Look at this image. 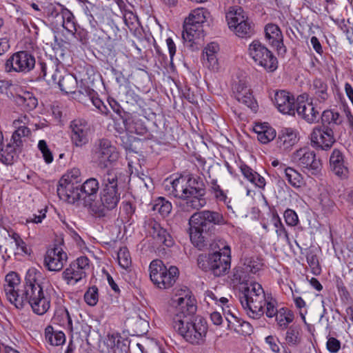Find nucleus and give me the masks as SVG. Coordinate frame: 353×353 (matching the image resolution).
Instances as JSON below:
<instances>
[{
  "mask_svg": "<svg viewBox=\"0 0 353 353\" xmlns=\"http://www.w3.org/2000/svg\"><path fill=\"white\" fill-rule=\"evenodd\" d=\"M132 327L134 332L138 335H142L148 331V322L146 320L137 316L132 319Z\"/></svg>",
  "mask_w": 353,
  "mask_h": 353,
  "instance_id": "55",
  "label": "nucleus"
},
{
  "mask_svg": "<svg viewBox=\"0 0 353 353\" xmlns=\"http://www.w3.org/2000/svg\"><path fill=\"white\" fill-rule=\"evenodd\" d=\"M249 92H250V90L244 83L240 82L235 88V91L234 92V97L237 101H241L243 96H245Z\"/></svg>",
  "mask_w": 353,
  "mask_h": 353,
  "instance_id": "59",
  "label": "nucleus"
},
{
  "mask_svg": "<svg viewBox=\"0 0 353 353\" xmlns=\"http://www.w3.org/2000/svg\"><path fill=\"white\" fill-rule=\"evenodd\" d=\"M278 325L282 329L288 328V325L293 321L294 315L290 312H286L285 308L277 310V314L274 316Z\"/></svg>",
  "mask_w": 353,
  "mask_h": 353,
  "instance_id": "45",
  "label": "nucleus"
},
{
  "mask_svg": "<svg viewBox=\"0 0 353 353\" xmlns=\"http://www.w3.org/2000/svg\"><path fill=\"white\" fill-rule=\"evenodd\" d=\"M241 172L244 176L245 179H247L249 181L253 182L254 175L255 174V171L253 170L251 168L245 164H243L240 167Z\"/></svg>",
  "mask_w": 353,
  "mask_h": 353,
  "instance_id": "63",
  "label": "nucleus"
},
{
  "mask_svg": "<svg viewBox=\"0 0 353 353\" xmlns=\"http://www.w3.org/2000/svg\"><path fill=\"white\" fill-rule=\"evenodd\" d=\"M219 46L216 43L212 42L208 44L203 51V63L210 70L216 71L219 69L217 52Z\"/></svg>",
  "mask_w": 353,
  "mask_h": 353,
  "instance_id": "26",
  "label": "nucleus"
},
{
  "mask_svg": "<svg viewBox=\"0 0 353 353\" xmlns=\"http://www.w3.org/2000/svg\"><path fill=\"white\" fill-rule=\"evenodd\" d=\"M39 274L35 268L29 269L24 283L19 287L18 274L13 272L8 273L5 279L4 290L9 301L17 308L21 309L28 305L34 313L43 315L50 307V298L37 281Z\"/></svg>",
  "mask_w": 353,
  "mask_h": 353,
  "instance_id": "1",
  "label": "nucleus"
},
{
  "mask_svg": "<svg viewBox=\"0 0 353 353\" xmlns=\"http://www.w3.org/2000/svg\"><path fill=\"white\" fill-rule=\"evenodd\" d=\"M239 300L247 314L254 319H260L264 314L273 318L277 314L276 301L270 296H266L261 284L252 283L243 287Z\"/></svg>",
  "mask_w": 353,
  "mask_h": 353,
  "instance_id": "3",
  "label": "nucleus"
},
{
  "mask_svg": "<svg viewBox=\"0 0 353 353\" xmlns=\"http://www.w3.org/2000/svg\"><path fill=\"white\" fill-rule=\"evenodd\" d=\"M72 173L71 178L68 175L67 178L61 179L57 186V194L61 200L68 203L79 205L83 201L80 184L77 180L73 181L72 178L77 176L79 171L74 170Z\"/></svg>",
  "mask_w": 353,
  "mask_h": 353,
  "instance_id": "10",
  "label": "nucleus"
},
{
  "mask_svg": "<svg viewBox=\"0 0 353 353\" xmlns=\"http://www.w3.org/2000/svg\"><path fill=\"white\" fill-rule=\"evenodd\" d=\"M183 38L188 41H194L203 37V25L190 23L185 20L183 25Z\"/></svg>",
  "mask_w": 353,
  "mask_h": 353,
  "instance_id": "31",
  "label": "nucleus"
},
{
  "mask_svg": "<svg viewBox=\"0 0 353 353\" xmlns=\"http://www.w3.org/2000/svg\"><path fill=\"white\" fill-rule=\"evenodd\" d=\"M45 338L50 345L54 346L61 345L65 341V334L61 331H54L50 325L45 329Z\"/></svg>",
  "mask_w": 353,
  "mask_h": 353,
  "instance_id": "36",
  "label": "nucleus"
},
{
  "mask_svg": "<svg viewBox=\"0 0 353 353\" xmlns=\"http://www.w3.org/2000/svg\"><path fill=\"white\" fill-rule=\"evenodd\" d=\"M190 237L193 245L199 250H203L210 244L211 234L216 226L227 224V220L222 213L205 210L194 213L189 219Z\"/></svg>",
  "mask_w": 353,
  "mask_h": 353,
  "instance_id": "2",
  "label": "nucleus"
},
{
  "mask_svg": "<svg viewBox=\"0 0 353 353\" xmlns=\"http://www.w3.org/2000/svg\"><path fill=\"white\" fill-rule=\"evenodd\" d=\"M83 205L90 208V203L96 201L95 198L99 189V183L95 178H90L80 185Z\"/></svg>",
  "mask_w": 353,
  "mask_h": 353,
  "instance_id": "24",
  "label": "nucleus"
},
{
  "mask_svg": "<svg viewBox=\"0 0 353 353\" xmlns=\"http://www.w3.org/2000/svg\"><path fill=\"white\" fill-rule=\"evenodd\" d=\"M283 170L285 179L292 187L299 188L303 185V178L297 170L291 167L284 168Z\"/></svg>",
  "mask_w": 353,
  "mask_h": 353,
  "instance_id": "37",
  "label": "nucleus"
},
{
  "mask_svg": "<svg viewBox=\"0 0 353 353\" xmlns=\"http://www.w3.org/2000/svg\"><path fill=\"white\" fill-rule=\"evenodd\" d=\"M248 54L256 65L268 72H273L278 68L277 58L259 40H254L249 45Z\"/></svg>",
  "mask_w": 353,
  "mask_h": 353,
  "instance_id": "8",
  "label": "nucleus"
},
{
  "mask_svg": "<svg viewBox=\"0 0 353 353\" xmlns=\"http://www.w3.org/2000/svg\"><path fill=\"white\" fill-rule=\"evenodd\" d=\"M71 141L77 147H82L89 141L90 128L86 121L81 119L73 120L70 125Z\"/></svg>",
  "mask_w": 353,
  "mask_h": 353,
  "instance_id": "17",
  "label": "nucleus"
},
{
  "mask_svg": "<svg viewBox=\"0 0 353 353\" xmlns=\"http://www.w3.org/2000/svg\"><path fill=\"white\" fill-rule=\"evenodd\" d=\"M322 125H329L332 128L334 125H339L343 123V117L340 113L333 109L325 110L321 114Z\"/></svg>",
  "mask_w": 353,
  "mask_h": 353,
  "instance_id": "33",
  "label": "nucleus"
},
{
  "mask_svg": "<svg viewBox=\"0 0 353 353\" xmlns=\"http://www.w3.org/2000/svg\"><path fill=\"white\" fill-rule=\"evenodd\" d=\"M327 349L331 353H336L341 348V342L334 337H330L327 341Z\"/></svg>",
  "mask_w": 353,
  "mask_h": 353,
  "instance_id": "61",
  "label": "nucleus"
},
{
  "mask_svg": "<svg viewBox=\"0 0 353 353\" xmlns=\"http://www.w3.org/2000/svg\"><path fill=\"white\" fill-rule=\"evenodd\" d=\"M265 37L272 47L276 48L279 54H285L286 48L283 42V34L279 27L273 23H268L265 27Z\"/></svg>",
  "mask_w": 353,
  "mask_h": 353,
  "instance_id": "20",
  "label": "nucleus"
},
{
  "mask_svg": "<svg viewBox=\"0 0 353 353\" xmlns=\"http://www.w3.org/2000/svg\"><path fill=\"white\" fill-rule=\"evenodd\" d=\"M36 65L34 56L29 51L21 50L13 53L5 63V71L8 73L18 72L27 74Z\"/></svg>",
  "mask_w": 353,
  "mask_h": 353,
  "instance_id": "11",
  "label": "nucleus"
},
{
  "mask_svg": "<svg viewBox=\"0 0 353 353\" xmlns=\"http://www.w3.org/2000/svg\"><path fill=\"white\" fill-rule=\"evenodd\" d=\"M297 132L292 128H284L281 130L276 139L277 147L283 152H286L298 142Z\"/></svg>",
  "mask_w": 353,
  "mask_h": 353,
  "instance_id": "23",
  "label": "nucleus"
},
{
  "mask_svg": "<svg viewBox=\"0 0 353 353\" xmlns=\"http://www.w3.org/2000/svg\"><path fill=\"white\" fill-rule=\"evenodd\" d=\"M39 214H32L26 219V223H40L43 219L46 217V210H41Z\"/></svg>",
  "mask_w": 353,
  "mask_h": 353,
  "instance_id": "64",
  "label": "nucleus"
},
{
  "mask_svg": "<svg viewBox=\"0 0 353 353\" xmlns=\"http://www.w3.org/2000/svg\"><path fill=\"white\" fill-rule=\"evenodd\" d=\"M179 276V270L176 266H170L167 272L162 273L152 283L160 289H167L172 287Z\"/></svg>",
  "mask_w": 353,
  "mask_h": 353,
  "instance_id": "27",
  "label": "nucleus"
},
{
  "mask_svg": "<svg viewBox=\"0 0 353 353\" xmlns=\"http://www.w3.org/2000/svg\"><path fill=\"white\" fill-rule=\"evenodd\" d=\"M123 123L125 130L130 133L143 135L148 132L145 121L140 115H125L123 118Z\"/></svg>",
  "mask_w": 353,
  "mask_h": 353,
  "instance_id": "25",
  "label": "nucleus"
},
{
  "mask_svg": "<svg viewBox=\"0 0 353 353\" xmlns=\"http://www.w3.org/2000/svg\"><path fill=\"white\" fill-rule=\"evenodd\" d=\"M167 267L162 261L159 259L153 260L149 267L151 281H157V278H158L161 274L167 272Z\"/></svg>",
  "mask_w": 353,
  "mask_h": 353,
  "instance_id": "44",
  "label": "nucleus"
},
{
  "mask_svg": "<svg viewBox=\"0 0 353 353\" xmlns=\"http://www.w3.org/2000/svg\"><path fill=\"white\" fill-rule=\"evenodd\" d=\"M172 327L185 341L193 345H201L205 342L208 323L200 316L176 317L173 319Z\"/></svg>",
  "mask_w": 353,
  "mask_h": 353,
  "instance_id": "5",
  "label": "nucleus"
},
{
  "mask_svg": "<svg viewBox=\"0 0 353 353\" xmlns=\"http://www.w3.org/2000/svg\"><path fill=\"white\" fill-rule=\"evenodd\" d=\"M272 221L274 226L276 228V233L278 237L282 240H284L286 243H290V240L288 236V233L286 231L280 218L278 216H274L272 219Z\"/></svg>",
  "mask_w": 353,
  "mask_h": 353,
  "instance_id": "52",
  "label": "nucleus"
},
{
  "mask_svg": "<svg viewBox=\"0 0 353 353\" xmlns=\"http://www.w3.org/2000/svg\"><path fill=\"white\" fill-rule=\"evenodd\" d=\"M284 219L289 226H296L299 223L298 215L293 210L287 209L284 212Z\"/></svg>",
  "mask_w": 353,
  "mask_h": 353,
  "instance_id": "58",
  "label": "nucleus"
},
{
  "mask_svg": "<svg viewBox=\"0 0 353 353\" xmlns=\"http://www.w3.org/2000/svg\"><path fill=\"white\" fill-rule=\"evenodd\" d=\"M327 85L321 79H315L313 81L312 91L314 93V98L319 103H324L329 98L327 92Z\"/></svg>",
  "mask_w": 353,
  "mask_h": 353,
  "instance_id": "32",
  "label": "nucleus"
},
{
  "mask_svg": "<svg viewBox=\"0 0 353 353\" xmlns=\"http://www.w3.org/2000/svg\"><path fill=\"white\" fill-rule=\"evenodd\" d=\"M15 101L18 105L21 106L26 111H30L37 105V99L29 92L17 95Z\"/></svg>",
  "mask_w": 353,
  "mask_h": 353,
  "instance_id": "35",
  "label": "nucleus"
},
{
  "mask_svg": "<svg viewBox=\"0 0 353 353\" xmlns=\"http://www.w3.org/2000/svg\"><path fill=\"white\" fill-rule=\"evenodd\" d=\"M306 259L312 273L316 276L319 275L321 272V268L319 265L316 249L309 248L306 250Z\"/></svg>",
  "mask_w": 353,
  "mask_h": 353,
  "instance_id": "41",
  "label": "nucleus"
},
{
  "mask_svg": "<svg viewBox=\"0 0 353 353\" xmlns=\"http://www.w3.org/2000/svg\"><path fill=\"white\" fill-rule=\"evenodd\" d=\"M170 193L175 197L183 199L188 201V195L186 179L185 177H179L175 179L171 182V186L169 188Z\"/></svg>",
  "mask_w": 353,
  "mask_h": 353,
  "instance_id": "30",
  "label": "nucleus"
},
{
  "mask_svg": "<svg viewBox=\"0 0 353 353\" xmlns=\"http://www.w3.org/2000/svg\"><path fill=\"white\" fill-rule=\"evenodd\" d=\"M84 14L86 15L90 26L95 28L97 25V18L98 17V12L99 8L92 4L90 1L81 5Z\"/></svg>",
  "mask_w": 353,
  "mask_h": 353,
  "instance_id": "39",
  "label": "nucleus"
},
{
  "mask_svg": "<svg viewBox=\"0 0 353 353\" xmlns=\"http://www.w3.org/2000/svg\"><path fill=\"white\" fill-rule=\"evenodd\" d=\"M89 268V259L81 256L73 261L62 272V278L68 285H75L86 276V270Z\"/></svg>",
  "mask_w": 353,
  "mask_h": 353,
  "instance_id": "13",
  "label": "nucleus"
},
{
  "mask_svg": "<svg viewBox=\"0 0 353 353\" xmlns=\"http://www.w3.org/2000/svg\"><path fill=\"white\" fill-rule=\"evenodd\" d=\"M229 28L233 31L243 23H245L250 19L245 14L241 8L232 9L226 13L225 16Z\"/></svg>",
  "mask_w": 353,
  "mask_h": 353,
  "instance_id": "29",
  "label": "nucleus"
},
{
  "mask_svg": "<svg viewBox=\"0 0 353 353\" xmlns=\"http://www.w3.org/2000/svg\"><path fill=\"white\" fill-rule=\"evenodd\" d=\"M61 7V23L63 28L68 32L74 33L76 32L75 19L72 12L68 9L59 5Z\"/></svg>",
  "mask_w": 353,
  "mask_h": 353,
  "instance_id": "34",
  "label": "nucleus"
},
{
  "mask_svg": "<svg viewBox=\"0 0 353 353\" xmlns=\"http://www.w3.org/2000/svg\"><path fill=\"white\" fill-rule=\"evenodd\" d=\"M310 140L313 147L328 150L336 142L334 130L329 125L316 126L310 134Z\"/></svg>",
  "mask_w": 353,
  "mask_h": 353,
  "instance_id": "14",
  "label": "nucleus"
},
{
  "mask_svg": "<svg viewBox=\"0 0 353 353\" xmlns=\"http://www.w3.org/2000/svg\"><path fill=\"white\" fill-rule=\"evenodd\" d=\"M233 32L239 38L248 39L255 34L254 25L248 20L239 26Z\"/></svg>",
  "mask_w": 353,
  "mask_h": 353,
  "instance_id": "42",
  "label": "nucleus"
},
{
  "mask_svg": "<svg viewBox=\"0 0 353 353\" xmlns=\"http://www.w3.org/2000/svg\"><path fill=\"white\" fill-rule=\"evenodd\" d=\"M188 195V201L185 202V208L187 211L192 210H199L206 205L205 185L203 180L197 176H190L186 179Z\"/></svg>",
  "mask_w": 353,
  "mask_h": 353,
  "instance_id": "9",
  "label": "nucleus"
},
{
  "mask_svg": "<svg viewBox=\"0 0 353 353\" xmlns=\"http://www.w3.org/2000/svg\"><path fill=\"white\" fill-rule=\"evenodd\" d=\"M274 103L281 113L290 115L295 114L294 98L289 92L284 90L276 92L274 95Z\"/></svg>",
  "mask_w": 353,
  "mask_h": 353,
  "instance_id": "22",
  "label": "nucleus"
},
{
  "mask_svg": "<svg viewBox=\"0 0 353 353\" xmlns=\"http://www.w3.org/2000/svg\"><path fill=\"white\" fill-rule=\"evenodd\" d=\"M122 101L130 105L137 104L140 105L141 102H142V99L134 90L128 87L126 88L125 93L122 96Z\"/></svg>",
  "mask_w": 353,
  "mask_h": 353,
  "instance_id": "53",
  "label": "nucleus"
},
{
  "mask_svg": "<svg viewBox=\"0 0 353 353\" xmlns=\"http://www.w3.org/2000/svg\"><path fill=\"white\" fill-rule=\"evenodd\" d=\"M68 260V255L61 248L55 245L47 251L44 256L43 265L51 272L61 271Z\"/></svg>",
  "mask_w": 353,
  "mask_h": 353,
  "instance_id": "16",
  "label": "nucleus"
},
{
  "mask_svg": "<svg viewBox=\"0 0 353 353\" xmlns=\"http://www.w3.org/2000/svg\"><path fill=\"white\" fill-rule=\"evenodd\" d=\"M98 291V288L95 285L90 287L88 289L84 294V300L88 305L90 306L97 305L99 301Z\"/></svg>",
  "mask_w": 353,
  "mask_h": 353,
  "instance_id": "54",
  "label": "nucleus"
},
{
  "mask_svg": "<svg viewBox=\"0 0 353 353\" xmlns=\"http://www.w3.org/2000/svg\"><path fill=\"white\" fill-rule=\"evenodd\" d=\"M117 260L119 265L124 270H127L132 264V259L130 252L126 247L119 249L117 252Z\"/></svg>",
  "mask_w": 353,
  "mask_h": 353,
  "instance_id": "47",
  "label": "nucleus"
},
{
  "mask_svg": "<svg viewBox=\"0 0 353 353\" xmlns=\"http://www.w3.org/2000/svg\"><path fill=\"white\" fill-rule=\"evenodd\" d=\"M320 110L312 101L310 102H299L296 105L295 113L296 112L299 117L305 120L308 123H316L320 120Z\"/></svg>",
  "mask_w": 353,
  "mask_h": 353,
  "instance_id": "19",
  "label": "nucleus"
},
{
  "mask_svg": "<svg viewBox=\"0 0 353 353\" xmlns=\"http://www.w3.org/2000/svg\"><path fill=\"white\" fill-rule=\"evenodd\" d=\"M226 321H228V328L237 333L239 329V325L243 320L239 319L234 314H231V317L226 316Z\"/></svg>",
  "mask_w": 353,
  "mask_h": 353,
  "instance_id": "60",
  "label": "nucleus"
},
{
  "mask_svg": "<svg viewBox=\"0 0 353 353\" xmlns=\"http://www.w3.org/2000/svg\"><path fill=\"white\" fill-rule=\"evenodd\" d=\"M292 161L303 169L304 172L313 175L319 174L322 169V163L316 157L314 151L308 148H302L292 154Z\"/></svg>",
  "mask_w": 353,
  "mask_h": 353,
  "instance_id": "12",
  "label": "nucleus"
},
{
  "mask_svg": "<svg viewBox=\"0 0 353 353\" xmlns=\"http://www.w3.org/2000/svg\"><path fill=\"white\" fill-rule=\"evenodd\" d=\"M260 130L258 133L257 139L263 144L269 143L276 137V131L271 127H260Z\"/></svg>",
  "mask_w": 353,
  "mask_h": 353,
  "instance_id": "49",
  "label": "nucleus"
},
{
  "mask_svg": "<svg viewBox=\"0 0 353 353\" xmlns=\"http://www.w3.org/2000/svg\"><path fill=\"white\" fill-rule=\"evenodd\" d=\"M148 227L150 236L157 243L162 244L168 248L174 245V241L172 236L158 222L152 221L149 223Z\"/></svg>",
  "mask_w": 353,
  "mask_h": 353,
  "instance_id": "21",
  "label": "nucleus"
},
{
  "mask_svg": "<svg viewBox=\"0 0 353 353\" xmlns=\"http://www.w3.org/2000/svg\"><path fill=\"white\" fill-rule=\"evenodd\" d=\"M219 251L209 254H199L197 265L204 272H210L215 276L225 274L230 268L231 252L228 245L219 241Z\"/></svg>",
  "mask_w": 353,
  "mask_h": 353,
  "instance_id": "6",
  "label": "nucleus"
},
{
  "mask_svg": "<svg viewBox=\"0 0 353 353\" xmlns=\"http://www.w3.org/2000/svg\"><path fill=\"white\" fill-rule=\"evenodd\" d=\"M172 203L163 197H159L154 200L152 210L157 212L161 216L166 217L172 211Z\"/></svg>",
  "mask_w": 353,
  "mask_h": 353,
  "instance_id": "38",
  "label": "nucleus"
},
{
  "mask_svg": "<svg viewBox=\"0 0 353 353\" xmlns=\"http://www.w3.org/2000/svg\"><path fill=\"white\" fill-rule=\"evenodd\" d=\"M119 154L117 148L107 139L97 140L92 149V158L100 169H105L117 161Z\"/></svg>",
  "mask_w": 353,
  "mask_h": 353,
  "instance_id": "7",
  "label": "nucleus"
},
{
  "mask_svg": "<svg viewBox=\"0 0 353 353\" xmlns=\"http://www.w3.org/2000/svg\"><path fill=\"white\" fill-rule=\"evenodd\" d=\"M38 148L41 152L46 163H52L53 161V155L48 148L46 141L45 140H40L38 143Z\"/></svg>",
  "mask_w": 353,
  "mask_h": 353,
  "instance_id": "57",
  "label": "nucleus"
},
{
  "mask_svg": "<svg viewBox=\"0 0 353 353\" xmlns=\"http://www.w3.org/2000/svg\"><path fill=\"white\" fill-rule=\"evenodd\" d=\"M57 316H61L62 318H65L67 320V325L70 332H73L74 327L72 325V320L68 310L65 307L59 308L57 312Z\"/></svg>",
  "mask_w": 353,
  "mask_h": 353,
  "instance_id": "62",
  "label": "nucleus"
},
{
  "mask_svg": "<svg viewBox=\"0 0 353 353\" xmlns=\"http://www.w3.org/2000/svg\"><path fill=\"white\" fill-rule=\"evenodd\" d=\"M17 130L13 132L11 141H14L16 145H21L22 137H28L30 134V130L26 125L17 126Z\"/></svg>",
  "mask_w": 353,
  "mask_h": 353,
  "instance_id": "50",
  "label": "nucleus"
},
{
  "mask_svg": "<svg viewBox=\"0 0 353 353\" xmlns=\"http://www.w3.org/2000/svg\"><path fill=\"white\" fill-rule=\"evenodd\" d=\"M52 79L54 83H58L60 90L66 93H74L77 87V79L70 74H66L63 77H58V74L55 73L52 75Z\"/></svg>",
  "mask_w": 353,
  "mask_h": 353,
  "instance_id": "28",
  "label": "nucleus"
},
{
  "mask_svg": "<svg viewBox=\"0 0 353 353\" xmlns=\"http://www.w3.org/2000/svg\"><path fill=\"white\" fill-rule=\"evenodd\" d=\"M285 341L290 346H296L301 342L299 328L296 326H290L285 336Z\"/></svg>",
  "mask_w": 353,
  "mask_h": 353,
  "instance_id": "48",
  "label": "nucleus"
},
{
  "mask_svg": "<svg viewBox=\"0 0 353 353\" xmlns=\"http://www.w3.org/2000/svg\"><path fill=\"white\" fill-rule=\"evenodd\" d=\"M21 145H16L12 143H8L6 146H2L0 148V159L1 160L6 164H10L12 161L14 157L16 154V150L17 148Z\"/></svg>",
  "mask_w": 353,
  "mask_h": 353,
  "instance_id": "40",
  "label": "nucleus"
},
{
  "mask_svg": "<svg viewBox=\"0 0 353 353\" xmlns=\"http://www.w3.org/2000/svg\"><path fill=\"white\" fill-rule=\"evenodd\" d=\"M185 20L190 21V23L203 25L205 21L203 10L196 9L193 10Z\"/></svg>",
  "mask_w": 353,
  "mask_h": 353,
  "instance_id": "56",
  "label": "nucleus"
},
{
  "mask_svg": "<svg viewBox=\"0 0 353 353\" xmlns=\"http://www.w3.org/2000/svg\"><path fill=\"white\" fill-rule=\"evenodd\" d=\"M99 199L90 203V212L98 218L105 217L115 209L121 199L118 188V173L110 169L101 176Z\"/></svg>",
  "mask_w": 353,
  "mask_h": 353,
  "instance_id": "4",
  "label": "nucleus"
},
{
  "mask_svg": "<svg viewBox=\"0 0 353 353\" xmlns=\"http://www.w3.org/2000/svg\"><path fill=\"white\" fill-rule=\"evenodd\" d=\"M243 265L248 272L252 274L257 273L263 267L262 260L254 256L245 258Z\"/></svg>",
  "mask_w": 353,
  "mask_h": 353,
  "instance_id": "46",
  "label": "nucleus"
},
{
  "mask_svg": "<svg viewBox=\"0 0 353 353\" xmlns=\"http://www.w3.org/2000/svg\"><path fill=\"white\" fill-rule=\"evenodd\" d=\"M184 295L177 296L176 294L175 298L172 299V303L176 307V313L173 319L180 317L183 319V316H194L196 311V301L190 294L188 290H181Z\"/></svg>",
  "mask_w": 353,
  "mask_h": 353,
  "instance_id": "15",
  "label": "nucleus"
},
{
  "mask_svg": "<svg viewBox=\"0 0 353 353\" xmlns=\"http://www.w3.org/2000/svg\"><path fill=\"white\" fill-rule=\"evenodd\" d=\"M347 165L343 152L339 149H334L330 157V170L341 179H347L349 176Z\"/></svg>",
  "mask_w": 353,
  "mask_h": 353,
  "instance_id": "18",
  "label": "nucleus"
},
{
  "mask_svg": "<svg viewBox=\"0 0 353 353\" xmlns=\"http://www.w3.org/2000/svg\"><path fill=\"white\" fill-rule=\"evenodd\" d=\"M249 278V272L243 265L233 269L231 279L234 285L245 283Z\"/></svg>",
  "mask_w": 353,
  "mask_h": 353,
  "instance_id": "43",
  "label": "nucleus"
},
{
  "mask_svg": "<svg viewBox=\"0 0 353 353\" xmlns=\"http://www.w3.org/2000/svg\"><path fill=\"white\" fill-rule=\"evenodd\" d=\"M123 18L125 26H128L131 31L137 30L139 25L138 17L130 9L123 12Z\"/></svg>",
  "mask_w": 353,
  "mask_h": 353,
  "instance_id": "51",
  "label": "nucleus"
}]
</instances>
